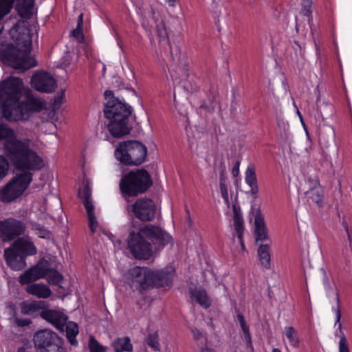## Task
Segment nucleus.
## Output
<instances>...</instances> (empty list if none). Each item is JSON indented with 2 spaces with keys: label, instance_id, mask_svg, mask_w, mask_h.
<instances>
[{
  "label": "nucleus",
  "instance_id": "nucleus-18",
  "mask_svg": "<svg viewBox=\"0 0 352 352\" xmlns=\"http://www.w3.org/2000/svg\"><path fill=\"white\" fill-rule=\"evenodd\" d=\"M25 258L36 254L37 249L29 236H21L14 240L10 245Z\"/></svg>",
  "mask_w": 352,
  "mask_h": 352
},
{
  "label": "nucleus",
  "instance_id": "nucleus-53",
  "mask_svg": "<svg viewBox=\"0 0 352 352\" xmlns=\"http://www.w3.org/2000/svg\"><path fill=\"white\" fill-rule=\"evenodd\" d=\"M193 336L195 340H199L202 337L201 332L197 329H195L192 331Z\"/></svg>",
  "mask_w": 352,
  "mask_h": 352
},
{
  "label": "nucleus",
  "instance_id": "nucleus-12",
  "mask_svg": "<svg viewBox=\"0 0 352 352\" xmlns=\"http://www.w3.org/2000/svg\"><path fill=\"white\" fill-rule=\"evenodd\" d=\"M135 217L141 221H151L156 214V208L151 199H138L132 206Z\"/></svg>",
  "mask_w": 352,
  "mask_h": 352
},
{
  "label": "nucleus",
  "instance_id": "nucleus-34",
  "mask_svg": "<svg viewBox=\"0 0 352 352\" xmlns=\"http://www.w3.org/2000/svg\"><path fill=\"white\" fill-rule=\"evenodd\" d=\"M31 228L35 232V234L40 238L50 239L52 237V232L45 228L43 226L36 223H30Z\"/></svg>",
  "mask_w": 352,
  "mask_h": 352
},
{
  "label": "nucleus",
  "instance_id": "nucleus-6",
  "mask_svg": "<svg viewBox=\"0 0 352 352\" xmlns=\"http://www.w3.org/2000/svg\"><path fill=\"white\" fill-rule=\"evenodd\" d=\"M147 148L137 140L120 142L115 151V157L126 166H139L144 162Z\"/></svg>",
  "mask_w": 352,
  "mask_h": 352
},
{
  "label": "nucleus",
  "instance_id": "nucleus-60",
  "mask_svg": "<svg viewBox=\"0 0 352 352\" xmlns=\"http://www.w3.org/2000/svg\"><path fill=\"white\" fill-rule=\"evenodd\" d=\"M239 243L241 245V248L242 250H245V245H244V242H243V235H241V240H239Z\"/></svg>",
  "mask_w": 352,
  "mask_h": 352
},
{
  "label": "nucleus",
  "instance_id": "nucleus-43",
  "mask_svg": "<svg viewBox=\"0 0 352 352\" xmlns=\"http://www.w3.org/2000/svg\"><path fill=\"white\" fill-rule=\"evenodd\" d=\"M338 329H340V332L342 333L341 339L339 342V352H349V349L347 344L346 338L342 331V324H339Z\"/></svg>",
  "mask_w": 352,
  "mask_h": 352
},
{
  "label": "nucleus",
  "instance_id": "nucleus-56",
  "mask_svg": "<svg viewBox=\"0 0 352 352\" xmlns=\"http://www.w3.org/2000/svg\"><path fill=\"white\" fill-rule=\"evenodd\" d=\"M83 14H80L78 17V24L77 28H80L82 29V24H83Z\"/></svg>",
  "mask_w": 352,
  "mask_h": 352
},
{
  "label": "nucleus",
  "instance_id": "nucleus-55",
  "mask_svg": "<svg viewBox=\"0 0 352 352\" xmlns=\"http://www.w3.org/2000/svg\"><path fill=\"white\" fill-rule=\"evenodd\" d=\"M317 182L318 183H320L319 182V180L317 177H314V178H312V179H309V186H310V188H315L316 187V185H315V182Z\"/></svg>",
  "mask_w": 352,
  "mask_h": 352
},
{
  "label": "nucleus",
  "instance_id": "nucleus-11",
  "mask_svg": "<svg viewBox=\"0 0 352 352\" xmlns=\"http://www.w3.org/2000/svg\"><path fill=\"white\" fill-rule=\"evenodd\" d=\"M129 278L137 289L140 292L153 287L152 270L146 267H134L129 271Z\"/></svg>",
  "mask_w": 352,
  "mask_h": 352
},
{
  "label": "nucleus",
  "instance_id": "nucleus-54",
  "mask_svg": "<svg viewBox=\"0 0 352 352\" xmlns=\"http://www.w3.org/2000/svg\"><path fill=\"white\" fill-rule=\"evenodd\" d=\"M243 333H244L245 340H246V342L248 344H251L252 342H251V336L250 333V331L248 330V331H243Z\"/></svg>",
  "mask_w": 352,
  "mask_h": 352
},
{
  "label": "nucleus",
  "instance_id": "nucleus-38",
  "mask_svg": "<svg viewBox=\"0 0 352 352\" xmlns=\"http://www.w3.org/2000/svg\"><path fill=\"white\" fill-rule=\"evenodd\" d=\"M245 182L247 184H254L257 182L255 167L253 164H250L248 166L245 172Z\"/></svg>",
  "mask_w": 352,
  "mask_h": 352
},
{
  "label": "nucleus",
  "instance_id": "nucleus-9",
  "mask_svg": "<svg viewBox=\"0 0 352 352\" xmlns=\"http://www.w3.org/2000/svg\"><path fill=\"white\" fill-rule=\"evenodd\" d=\"M36 352H63V340L54 331L49 329L37 331L33 337Z\"/></svg>",
  "mask_w": 352,
  "mask_h": 352
},
{
  "label": "nucleus",
  "instance_id": "nucleus-13",
  "mask_svg": "<svg viewBox=\"0 0 352 352\" xmlns=\"http://www.w3.org/2000/svg\"><path fill=\"white\" fill-rule=\"evenodd\" d=\"M50 270V263L45 260L39 261L36 265L26 270L19 276L21 285H28L46 276Z\"/></svg>",
  "mask_w": 352,
  "mask_h": 352
},
{
  "label": "nucleus",
  "instance_id": "nucleus-29",
  "mask_svg": "<svg viewBox=\"0 0 352 352\" xmlns=\"http://www.w3.org/2000/svg\"><path fill=\"white\" fill-rule=\"evenodd\" d=\"M232 210L234 230L236 231L239 240L241 241V235L243 234L244 227L243 219L242 217L241 208L239 206L234 204L232 205Z\"/></svg>",
  "mask_w": 352,
  "mask_h": 352
},
{
  "label": "nucleus",
  "instance_id": "nucleus-21",
  "mask_svg": "<svg viewBox=\"0 0 352 352\" xmlns=\"http://www.w3.org/2000/svg\"><path fill=\"white\" fill-rule=\"evenodd\" d=\"M156 32L157 36L160 38L159 45L162 57H164L166 53H170V60L174 62L175 58L172 54L171 47L169 44L167 30L163 21H160L157 23Z\"/></svg>",
  "mask_w": 352,
  "mask_h": 352
},
{
  "label": "nucleus",
  "instance_id": "nucleus-46",
  "mask_svg": "<svg viewBox=\"0 0 352 352\" xmlns=\"http://www.w3.org/2000/svg\"><path fill=\"white\" fill-rule=\"evenodd\" d=\"M219 168L220 170V184H226V177L225 176L226 173V165L222 159L219 163Z\"/></svg>",
  "mask_w": 352,
  "mask_h": 352
},
{
  "label": "nucleus",
  "instance_id": "nucleus-27",
  "mask_svg": "<svg viewBox=\"0 0 352 352\" xmlns=\"http://www.w3.org/2000/svg\"><path fill=\"white\" fill-rule=\"evenodd\" d=\"M315 185H316V187L311 188L305 192V196L309 204L315 203L318 206H321L324 195L323 190L322 189L320 183L316 182Z\"/></svg>",
  "mask_w": 352,
  "mask_h": 352
},
{
  "label": "nucleus",
  "instance_id": "nucleus-16",
  "mask_svg": "<svg viewBox=\"0 0 352 352\" xmlns=\"http://www.w3.org/2000/svg\"><path fill=\"white\" fill-rule=\"evenodd\" d=\"M78 196L82 199V204L86 209L89 227L92 233L95 232L98 225L94 214V206L91 199V189L88 185H85L82 190H79Z\"/></svg>",
  "mask_w": 352,
  "mask_h": 352
},
{
  "label": "nucleus",
  "instance_id": "nucleus-42",
  "mask_svg": "<svg viewBox=\"0 0 352 352\" xmlns=\"http://www.w3.org/2000/svg\"><path fill=\"white\" fill-rule=\"evenodd\" d=\"M14 131L6 125L0 124V140H6L7 138H10L12 135H14Z\"/></svg>",
  "mask_w": 352,
  "mask_h": 352
},
{
  "label": "nucleus",
  "instance_id": "nucleus-32",
  "mask_svg": "<svg viewBox=\"0 0 352 352\" xmlns=\"http://www.w3.org/2000/svg\"><path fill=\"white\" fill-rule=\"evenodd\" d=\"M115 352H131L133 345L129 337L117 338L112 344Z\"/></svg>",
  "mask_w": 352,
  "mask_h": 352
},
{
  "label": "nucleus",
  "instance_id": "nucleus-63",
  "mask_svg": "<svg viewBox=\"0 0 352 352\" xmlns=\"http://www.w3.org/2000/svg\"><path fill=\"white\" fill-rule=\"evenodd\" d=\"M272 352H281V351L279 349H274L272 350Z\"/></svg>",
  "mask_w": 352,
  "mask_h": 352
},
{
  "label": "nucleus",
  "instance_id": "nucleus-50",
  "mask_svg": "<svg viewBox=\"0 0 352 352\" xmlns=\"http://www.w3.org/2000/svg\"><path fill=\"white\" fill-rule=\"evenodd\" d=\"M237 319H238V321L240 323V326H241V327L242 329L243 332V331H248V330H249V327L247 325L243 315L241 314H239L237 315Z\"/></svg>",
  "mask_w": 352,
  "mask_h": 352
},
{
  "label": "nucleus",
  "instance_id": "nucleus-64",
  "mask_svg": "<svg viewBox=\"0 0 352 352\" xmlns=\"http://www.w3.org/2000/svg\"><path fill=\"white\" fill-rule=\"evenodd\" d=\"M220 0H212V3H217Z\"/></svg>",
  "mask_w": 352,
  "mask_h": 352
},
{
  "label": "nucleus",
  "instance_id": "nucleus-51",
  "mask_svg": "<svg viewBox=\"0 0 352 352\" xmlns=\"http://www.w3.org/2000/svg\"><path fill=\"white\" fill-rule=\"evenodd\" d=\"M251 188L250 192L252 195H254V197H257V194L258 192V187L257 185V182L254 184H248Z\"/></svg>",
  "mask_w": 352,
  "mask_h": 352
},
{
  "label": "nucleus",
  "instance_id": "nucleus-24",
  "mask_svg": "<svg viewBox=\"0 0 352 352\" xmlns=\"http://www.w3.org/2000/svg\"><path fill=\"white\" fill-rule=\"evenodd\" d=\"M256 241L268 240L267 228L265 226L264 217L260 208H257L254 215Z\"/></svg>",
  "mask_w": 352,
  "mask_h": 352
},
{
  "label": "nucleus",
  "instance_id": "nucleus-2",
  "mask_svg": "<svg viewBox=\"0 0 352 352\" xmlns=\"http://www.w3.org/2000/svg\"><path fill=\"white\" fill-rule=\"evenodd\" d=\"M4 156L16 170L34 173L41 170L45 163L43 158L30 146L28 139H18L14 133L3 143Z\"/></svg>",
  "mask_w": 352,
  "mask_h": 352
},
{
  "label": "nucleus",
  "instance_id": "nucleus-31",
  "mask_svg": "<svg viewBox=\"0 0 352 352\" xmlns=\"http://www.w3.org/2000/svg\"><path fill=\"white\" fill-rule=\"evenodd\" d=\"M257 252L261 265L267 270L270 269L271 256L269 245L267 244L261 245Z\"/></svg>",
  "mask_w": 352,
  "mask_h": 352
},
{
  "label": "nucleus",
  "instance_id": "nucleus-36",
  "mask_svg": "<svg viewBox=\"0 0 352 352\" xmlns=\"http://www.w3.org/2000/svg\"><path fill=\"white\" fill-rule=\"evenodd\" d=\"M46 276L48 283L54 285H60L63 279L61 274L55 270L51 269L50 267Z\"/></svg>",
  "mask_w": 352,
  "mask_h": 352
},
{
  "label": "nucleus",
  "instance_id": "nucleus-25",
  "mask_svg": "<svg viewBox=\"0 0 352 352\" xmlns=\"http://www.w3.org/2000/svg\"><path fill=\"white\" fill-rule=\"evenodd\" d=\"M334 129L328 125L323 126L319 129L318 139L322 146L328 148L333 145L335 142Z\"/></svg>",
  "mask_w": 352,
  "mask_h": 352
},
{
  "label": "nucleus",
  "instance_id": "nucleus-15",
  "mask_svg": "<svg viewBox=\"0 0 352 352\" xmlns=\"http://www.w3.org/2000/svg\"><path fill=\"white\" fill-rule=\"evenodd\" d=\"M32 86L36 90L43 93H52L56 87L55 79L47 72L36 73L32 78Z\"/></svg>",
  "mask_w": 352,
  "mask_h": 352
},
{
  "label": "nucleus",
  "instance_id": "nucleus-49",
  "mask_svg": "<svg viewBox=\"0 0 352 352\" xmlns=\"http://www.w3.org/2000/svg\"><path fill=\"white\" fill-rule=\"evenodd\" d=\"M65 96V91L63 90L61 91L60 93H58V95L54 98V107H59V106L62 104L63 99Z\"/></svg>",
  "mask_w": 352,
  "mask_h": 352
},
{
  "label": "nucleus",
  "instance_id": "nucleus-30",
  "mask_svg": "<svg viewBox=\"0 0 352 352\" xmlns=\"http://www.w3.org/2000/svg\"><path fill=\"white\" fill-rule=\"evenodd\" d=\"M191 296L193 297L196 301L204 308H208L210 306L211 302L209 297L205 289L201 287L195 288L190 291Z\"/></svg>",
  "mask_w": 352,
  "mask_h": 352
},
{
  "label": "nucleus",
  "instance_id": "nucleus-62",
  "mask_svg": "<svg viewBox=\"0 0 352 352\" xmlns=\"http://www.w3.org/2000/svg\"><path fill=\"white\" fill-rule=\"evenodd\" d=\"M17 352H27L25 349L23 348V347H21L18 349V351Z\"/></svg>",
  "mask_w": 352,
  "mask_h": 352
},
{
  "label": "nucleus",
  "instance_id": "nucleus-47",
  "mask_svg": "<svg viewBox=\"0 0 352 352\" xmlns=\"http://www.w3.org/2000/svg\"><path fill=\"white\" fill-rule=\"evenodd\" d=\"M72 34L78 40V42L81 43L84 41V36L82 28L76 27V28L72 32Z\"/></svg>",
  "mask_w": 352,
  "mask_h": 352
},
{
  "label": "nucleus",
  "instance_id": "nucleus-33",
  "mask_svg": "<svg viewBox=\"0 0 352 352\" xmlns=\"http://www.w3.org/2000/svg\"><path fill=\"white\" fill-rule=\"evenodd\" d=\"M65 331L67 338L70 342L71 344L76 346L78 344V342L76 339V336L78 333V325L73 322H69L65 324Z\"/></svg>",
  "mask_w": 352,
  "mask_h": 352
},
{
  "label": "nucleus",
  "instance_id": "nucleus-58",
  "mask_svg": "<svg viewBox=\"0 0 352 352\" xmlns=\"http://www.w3.org/2000/svg\"><path fill=\"white\" fill-rule=\"evenodd\" d=\"M186 214L188 216V226H189V227H190L191 225H192V222H191V219L190 218V212H189V210L187 208H186Z\"/></svg>",
  "mask_w": 352,
  "mask_h": 352
},
{
  "label": "nucleus",
  "instance_id": "nucleus-14",
  "mask_svg": "<svg viewBox=\"0 0 352 352\" xmlns=\"http://www.w3.org/2000/svg\"><path fill=\"white\" fill-rule=\"evenodd\" d=\"M311 5L312 0H303L299 16L296 17V30L297 32H301L306 34L309 30H311Z\"/></svg>",
  "mask_w": 352,
  "mask_h": 352
},
{
  "label": "nucleus",
  "instance_id": "nucleus-57",
  "mask_svg": "<svg viewBox=\"0 0 352 352\" xmlns=\"http://www.w3.org/2000/svg\"><path fill=\"white\" fill-rule=\"evenodd\" d=\"M320 272L323 275L324 281L327 282L328 280H327V276L325 271L323 270V269H320Z\"/></svg>",
  "mask_w": 352,
  "mask_h": 352
},
{
  "label": "nucleus",
  "instance_id": "nucleus-5",
  "mask_svg": "<svg viewBox=\"0 0 352 352\" xmlns=\"http://www.w3.org/2000/svg\"><path fill=\"white\" fill-rule=\"evenodd\" d=\"M152 184L149 173L142 168L124 175L120 181L119 187L124 197H137L146 192Z\"/></svg>",
  "mask_w": 352,
  "mask_h": 352
},
{
  "label": "nucleus",
  "instance_id": "nucleus-22",
  "mask_svg": "<svg viewBox=\"0 0 352 352\" xmlns=\"http://www.w3.org/2000/svg\"><path fill=\"white\" fill-rule=\"evenodd\" d=\"M175 270L171 267L154 271L152 270V281L153 287L170 286L173 283Z\"/></svg>",
  "mask_w": 352,
  "mask_h": 352
},
{
  "label": "nucleus",
  "instance_id": "nucleus-4",
  "mask_svg": "<svg viewBox=\"0 0 352 352\" xmlns=\"http://www.w3.org/2000/svg\"><path fill=\"white\" fill-rule=\"evenodd\" d=\"M104 96L107 100L104 107V115L109 120L107 127L110 133L116 138L129 134L132 129V126L129 124L131 107L116 98L111 90H106Z\"/></svg>",
  "mask_w": 352,
  "mask_h": 352
},
{
  "label": "nucleus",
  "instance_id": "nucleus-10",
  "mask_svg": "<svg viewBox=\"0 0 352 352\" xmlns=\"http://www.w3.org/2000/svg\"><path fill=\"white\" fill-rule=\"evenodd\" d=\"M27 226L25 221L10 217L0 220V241L8 243L25 235Z\"/></svg>",
  "mask_w": 352,
  "mask_h": 352
},
{
  "label": "nucleus",
  "instance_id": "nucleus-17",
  "mask_svg": "<svg viewBox=\"0 0 352 352\" xmlns=\"http://www.w3.org/2000/svg\"><path fill=\"white\" fill-rule=\"evenodd\" d=\"M27 21H19L10 30L13 39L16 40L18 44H22L25 47H30L32 43L30 30L27 28Z\"/></svg>",
  "mask_w": 352,
  "mask_h": 352
},
{
  "label": "nucleus",
  "instance_id": "nucleus-45",
  "mask_svg": "<svg viewBox=\"0 0 352 352\" xmlns=\"http://www.w3.org/2000/svg\"><path fill=\"white\" fill-rule=\"evenodd\" d=\"M336 301H337V308L335 309V312H336V322H335V326L336 325H339V324H341L340 323V319H341V309H340V298H339V296H338V294L337 293L336 294Z\"/></svg>",
  "mask_w": 352,
  "mask_h": 352
},
{
  "label": "nucleus",
  "instance_id": "nucleus-61",
  "mask_svg": "<svg viewBox=\"0 0 352 352\" xmlns=\"http://www.w3.org/2000/svg\"><path fill=\"white\" fill-rule=\"evenodd\" d=\"M201 352H214L212 349H203Z\"/></svg>",
  "mask_w": 352,
  "mask_h": 352
},
{
  "label": "nucleus",
  "instance_id": "nucleus-39",
  "mask_svg": "<svg viewBox=\"0 0 352 352\" xmlns=\"http://www.w3.org/2000/svg\"><path fill=\"white\" fill-rule=\"evenodd\" d=\"M89 352H105L104 347L92 336L89 338Z\"/></svg>",
  "mask_w": 352,
  "mask_h": 352
},
{
  "label": "nucleus",
  "instance_id": "nucleus-48",
  "mask_svg": "<svg viewBox=\"0 0 352 352\" xmlns=\"http://www.w3.org/2000/svg\"><path fill=\"white\" fill-rule=\"evenodd\" d=\"M220 190L223 199L226 204H229L228 191L226 184H220Z\"/></svg>",
  "mask_w": 352,
  "mask_h": 352
},
{
  "label": "nucleus",
  "instance_id": "nucleus-52",
  "mask_svg": "<svg viewBox=\"0 0 352 352\" xmlns=\"http://www.w3.org/2000/svg\"><path fill=\"white\" fill-rule=\"evenodd\" d=\"M239 166H240V162L237 161L232 170V174L234 177H237L239 175Z\"/></svg>",
  "mask_w": 352,
  "mask_h": 352
},
{
  "label": "nucleus",
  "instance_id": "nucleus-3",
  "mask_svg": "<svg viewBox=\"0 0 352 352\" xmlns=\"http://www.w3.org/2000/svg\"><path fill=\"white\" fill-rule=\"evenodd\" d=\"M151 240L158 248H161L172 241V237L161 228L148 224L139 228L138 232H131L127 239L128 250L136 259L149 260L153 256Z\"/></svg>",
  "mask_w": 352,
  "mask_h": 352
},
{
  "label": "nucleus",
  "instance_id": "nucleus-40",
  "mask_svg": "<svg viewBox=\"0 0 352 352\" xmlns=\"http://www.w3.org/2000/svg\"><path fill=\"white\" fill-rule=\"evenodd\" d=\"M9 162L3 155H0V181L8 173Z\"/></svg>",
  "mask_w": 352,
  "mask_h": 352
},
{
  "label": "nucleus",
  "instance_id": "nucleus-35",
  "mask_svg": "<svg viewBox=\"0 0 352 352\" xmlns=\"http://www.w3.org/2000/svg\"><path fill=\"white\" fill-rule=\"evenodd\" d=\"M285 330L286 337L289 340L290 344L294 347H298L300 341L297 331L292 327H287Z\"/></svg>",
  "mask_w": 352,
  "mask_h": 352
},
{
  "label": "nucleus",
  "instance_id": "nucleus-20",
  "mask_svg": "<svg viewBox=\"0 0 352 352\" xmlns=\"http://www.w3.org/2000/svg\"><path fill=\"white\" fill-rule=\"evenodd\" d=\"M40 316L51 323L57 329L63 331L67 320V316L60 311L45 309L41 311Z\"/></svg>",
  "mask_w": 352,
  "mask_h": 352
},
{
  "label": "nucleus",
  "instance_id": "nucleus-44",
  "mask_svg": "<svg viewBox=\"0 0 352 352\" xmlns=\"http://www.w3.org/2000/svg\"><path fill=\"white\" fill-rule=\"evenodd\" d=\"M13 320L14 324L20 327H28L32 324V320L30 318H19L16 315V311H14Z\"/></svg>",
  "mask_w": 352,
  "mask_h": 352
},
{
  "label": "nucleus",
  "instance_id": "nucleus-28",
  "mask_svg": "<svg viewBox=\"0 0 352 352\" xmlns=\"http://www.w3.org/2000/svg\"><path fill=\"white\" fill-rule=\"evenodd\" d=\"M34 5V0H19L16 9L21 18L28 19L33 14Z\"/></svg>",
  "mask_w": 352,
  "mask_h": 352
},
{
  "label": "nucleus",
  "instance_id": "nucleus-8",
  "mask_svg": "<svg viewBox=\"0 0 352 352\" xmlns=\"http://www.w3.org/2000/svg\"><path fill=\"white\" fill-rule=\"evenodd\" d=\"M0 59L3 63L23 71L36 66L26 51L20 50L12 45L0 50Z\"/></svg>",
  "mask_w": 352,
  "mask_h": 352
},
{
  "label": "nucleus",
  "instance_id": "nucleus-26",
  "mask_svg": "<svg viewBox=\"0 0 352 352\" xmlns=\"http://www.w3.org/2000/svg\"><path fill=\"white\" fill-rule=\"evenodd\" d=\"M25 290L29 294L39 298H47L52 295L50 288L47 285L41 283L30 284Z\"/></svg>",
  "mask_w": 352,
  "mask_h": 352
},
{
  "label": "nucleus",
  "instance_id": "nucleus-59",
  "mask_svg": "<svg viewBox=\"0 0 352 352\" xmlns=\"http://www.w3.org/2000/svg\"><path fill=\"white\" fill-rule=\"evenodd\" d=\"M167 1L168 2L169 6H175V3L177 2V0H167Z\"/></svg>",
  "mask_w": 352,
  "mask_h": 352
},
{
  "label": "nucleus",
  "instance_id": "nucleus-1",
  "mask_svg": "<svg viewBox=\"0 0 352 352\" xmlns=\"http://www.w3.org/2000/svg\"><path fill=\"white\" fill-rule=\"evenodd\" d=\"M23 83L21 78L10 77L0 82V101L3 117L10 121L28 120L33 112L46 108L45 102L33 96L27 102H19Z\"/></svg>",
  "mask_w": 352,
  "mask_h": 352
},
{
  "label": "nucleus",
  "instance_id": "nucleus-23",
  "mask_svg": "<svg viewBox=\"0 0 352 352\" xmlns=\"http://www.w3.org/2000/svg\"><path fill=\"white\" fill-rule=\"evenodd\" d=\"M45 307L46 302L41 300L23 301L20 304L21 314L34 318L40 316L41 311L45 310Z\"/></svg>",
  "mask_w": 352,
  "mask_h": 352
},
{
  "label": "nucleus",
  "instance_id": "nucleus-19",
  "mask_svg": "<svg viewBox=\"0 0 352 352\" xmlns=\"http://www.w3.org/2000/svg\"><path fill=\"white\" fill-rule=\"evenodd\" d=\"M7 265L15 271H19L27 265L26 258L17 252L10 246L4 250L3 254Z\"/></svg>",
  "mask_w": 352,
  "mask_h": 352
},
{
  "label": "nucleus",
  "instance_id": "nucleus-7",
  "mask_svg": "<svg viewBox=\"0 0 352 352\" xmlns=\"http://www.w3.org/2000/svg\"><path fill=\"white\" fill-rule=\"evenodd\" d=\"M32 176L31 172L16 174L6 186L0 189V201L8 204L20 197L32 182Z\"/></svg>",
  "mask_w": 352,
  "mask_h": 352
},
{
  "label": "nucleus",
  "instance_id": "nucleus-37",
  "mask_svg": "<svg viewBox=\"0 0 352 352\" xmlns=\"http://www.w3.org/2000/svg\"><path fill=\"white\" fill-rule=\"evenodd\" d=\"M168 69L173 79L177 80L188 76L186 70L182 69L180 67H177L173 63L170 64Z\"/></svg>",
  "mask_w": 352,
  "mask_h": 352
},
{
  "label": "nucleus",
  "instance_id": "nucleus-41",
  "mask_svg": "<svg viewBox=\"0 0 352 352\" xmlns=\"http://www.w3.org/2000/svg\"><path fill=\"white\" fill-rule=\"evenodd\" d=\"M147 344L155 351L160 350L158 336L156 333L149 334L146 338Z\"/></svg>",
  "mask_w": 352,
  "mask_h": 352
}]
</instances>
